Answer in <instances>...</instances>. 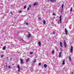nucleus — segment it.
I'll use <instances>...</instances> for the list:
<instances>
[{
  "label": "nucleus",
  "instance_id": "nucleus-1",
  "mask_svg": "<svg viewBox=\"0 0 74 74\" xmlns=\"http://www.w3.org/2000/svg\"><path fill=\"white\" fill-rule=\"evenodd\" d=\"M64 45L65 48H66V47H67V44H66V41H65V40H64Z\"/></svg>",
  "mask_w": 74,
  "mask_h": 74
},
{
  "label": "nucleus",
  "instance_id": "nucleus-2",
  "mask_svg": "<svg viewBox=\"0 0 74 74\" xmlns=\"http://www.w3.org/2000/svg\"><path fill=\"white\" fill-rule=\"evenodd\" d=\"M20 60L21 61V64H23V60H22V59L21 58L20 59Z\"/></svg>",
  "mask_w": 74,
  "mask_h": 74
},
{
  "label": "nucleus",
  "instance_id": "nucleus-3",
  "mask_svg": "<svg viewBox=\"0 0 74 74\" xmlns=\"http://www.w3.org/2000/svg\"><path fill=\"white\" fill-rule=\"evenodd\" d=\"M73 51V46H71V52H72Z\"/></svg>",
  "mask_w": 74,
  "mask_h": 74
},
{
  "label": "nucleus",
  "instance_id": "nucleus-4",
  "mask_svg": "<svg viewBox=\"0 0 74 74\" xmlns=\"http://www.w3.org/2000/svg\"><path fill=\"white\" fill-rule=\"evenodd\" d=\"M60 23H62V16H60Z\"/></svg>",
  "mask_w": 74,
  "mask_h": 74
},
{
  "label": "nucleus",
  "instance_id": "nucleus-5",
  "mask_svg": "<svg viewBox=\"0 0 74 74\" xmlns=\"http://www.w3.org/2000/svg\"><path fill=\"white\" fill-rule=\"evenodd\" d=\"M31 36V35L30 34H29L28 35L26 36V37L27 38H29V37H30Z\"/></svg>",
  "mask_w": 74,
  "mask_h": 74
},
{
  "label": "nucleus",
  "instance_id": "nucleus-6",
  "mask_svg": "<svg viewBox=\"0 0 74 74\" xmlns=\"http://www.w3.org/2000/svg\"><path fill=\"white\" fill-rule=\"evenodd\" d=\"M65 32L66 35H68V34L67 33L68 31H67V30L66 28L65 29Z\"/></svg>",
  "mask_w": 74,
  "mask_h": 74
},
{
  "label": "nucleus",
  "instance_id": "nucleus-7",
  "mask_svg": "<svg viewBox=\"0 0 74 74\" xmlns=\"http://www.w3.org/2000/svg\"><path fill=\"white\" fill-rule=\"evenodd\" d=\"M60 44L61 47H63V45H62V42H60Z\"/></svg>",
  "mask_w": 74,
  "mask_h": 74
},
{
  "label": "nucleus",
  "instance_id": "nucleus-8",
  "mask_svg": "<svg viewBox=\"0 0 74 74\" xmlns=\"http://www.w3.org/2000/svg\"><path fill=\"white\" fill-rule=\"evenodd\" d=\"M17 67L18 69V71L20 70V69H21V68L19 67V65H18L17 66Z\"/></svg>",
  "mask_w": 74,
  "mask_h": 74
},
{
  "label": "nucleus",
  "instance_id": "nucleus-9",
  "mask_svg": "<svg viewBox=\"0 0 74 74\" xmlns=\"http://www.w3.org/2000/svg\"><path fill=\"white\" fill-rule=\"evenodd\" d=\"M38 4V3H37V2H35L34 3V6L35 5H37Z\"/></svg>",
  "mask_w": 74,
  "mask_h": 74
},
{
  "label": "nucleus",
  "instance_id": "nucleus-10",
  "mask_svg": "<svg viewBox=\"0 0 74 74\" xmlns=\"http://www.w3.org/2000/svg\"><path fill=\"white\" fill-rule=\"evenodd\" d=\"M61 54H62V52H60L59 53V58H60L61 57Z\"/></svg>",
  "mask_w": 74,
  "mask_h": 74
},
{
  "label": "nucleus",
  "instance_id": "nucleus-11",
  "mask_svg": "<svg viewBox=\"0 0 74 74\" xmlns=\"http://www.w3.org/2000/svg\"><path fill=\"white\" fill-rule=\"evenodd\" d=\"M56 0H50V1L53 3V2L55 1H56Z\"/></svg>",
  "mask_w": 74,
  "mask_h": 74
},
{
  "label": "nucleus",
  "instance_id": "nucleus-12",
  "mask_svg": "<svg viewBox=\"0 0 74 74\" xmlns=\"http://www.w3.org/2000/svg\"><path fill=\"white\" fill-rule=\"evenodd\" d=\"M44 67H45V68H47V65L46 64H44Z\"/></svg>",
  "mask_w": 74,
  "mask_h": 74
},
{
  "label": "nucleus",
  "instance_id": "nucleus-13",
  "mask_svg": "<svg viewBox=\"0 0 74 74\" xmlns=\"http://www.w3.org/2000/svg\"><path fill=\"white\" fill-rule=\"evenodd\" d=\"M36 59H34V60L33 63H36Z\"/></svg>",
  "mask_w": 74,
  "mask_h": 74
},
{
  "label": "nucleus",
  "instance_id": "nucleus-14",
  "mask_svg": "<svg viewBox=\"0 0 74 74\" xmlns=\"http://www.w3.org/2000/svg\"><path fill=\"white\" fill-rule=\"evenodd\" d=\"M20 41H21V42H24V40H23V39H20Z\"/></svg>",
  "mask_w": 74,
  "mask_h": 74
},
{
  "label": "nucleus",
  "instance_id": "nucleus-15",
  "mask_svg": "<svg viewBox=\"0 0 74 74\" xmlns=\"http://www.w3.org/2000/svg\"><path fill=\"white\" fill-rule=\"evenodd\" d=\"M38 44H39V46H40V45H41V42L40 41L39 42H38Z\"/></svg>",
  "mask_w": 74,
  "mask_h": 74
},
{
  "label": "nucleus",
  "instance_id": "nucleus-16",
  "mask_svg": "<svg viewBox=\"0 0 74 74\" xmlns=\"http://www.w3.org/2000/svg\"><path fill=\"white\" fill-rule=\"evenodd\" d=\"M64 61H65V60H64L63 61L62 64H65V62H64Z\"/></svg>",
  "mask_w": 74,
  "mask_h": 74
},
{
  "label": "nucleus",
  "instance_id": "nucleus-17",
  "mask_svg": "<svg viewBox=\"0 0 74 74\" xmlns=\"http://www.w3.org/2000/svg\"><path fill=\"white\" fill-rule=\"evenodd\" d=\"M62 9H63V7H64V5L62 4Z\"/></svg>",
  "mask_w": 74,
  "mask_h": 74
},
{
  "label": "nucleus",
  "instance_id": "nucleus-18",
  "mask_svg": "<svg viewBox=\"0 0 74 74\" xmlns=\"http://www.w3.org/2000/svg\"><path fill=\"white\" fill-rule=\"evenodd\" d=\"M69 60H71V57H69Z\"/></svg>",
  "mask_w": 74,
  "mask_h": 74
},
{
  "label": "nucleus",
  "instance_id": "nucleus-19",
  "mask_svg": "<svg viewBox=\"0 0 74 74\" xmlns=\"http://www.w3.org/2000/svg\"><path fill=\"white\" fill-rule=\"evenodd\" d=\"M55 53V51H54V50H53L52 51V53Z\"/></svg>",
  "mask_w": 74,
  "mask_h": 74
},
{
  "label": "nucleus",
  "instance_id": "nucleus-20",
  "mask_svg": "<svg viewBox=\"0 0 74 74\" xmlns=\"http://www.w3.org/2000/svg\"><path fill=\"white\" fill-rule=\"evenodd\" d=\"M3 57H4V55H1V58H3Z\"/></svg>",
  "mask_w": 74,
  "mask_h": 74
},
{
  "label": "nucleus",
  "instance_id": "nucleus-21",
  "mask_svg": "<svg viewBox=\"0 0 74 74\" xmlns=\"http://www.w3.org/2000/svg\"><path fill=\"white\" fill-rule=\"evenodd\" d=\"M43 23L44 24H45V21L44 20H43Z\"/></svg>",
  "mask_w": 74,
  "mask_h": 74
},
{
  "label": "nucleus",
  "instance_id": "nucleus-22",
  "mask_svg": "<svg viewBox=\"0 0 74 74\" xmlns=\"http://www.w3.org/2000/svg\"><path fill=\"white\" fill-rule=\"evenodd\" d=\"M29 60V58H28L26 61V62H27Z\"/></svg>",
  "mask_w": 74,
  "mask_h": 74
},
{
  "label": "nucleus",
  "instance_id": "nucleus-23",
  "mask_svg": "<svg viewBox=\"0 0 74 74\" xmlns=\"http://www.w3.org/2000/svg\"><path fill=\"white\" fill-rule=\"evenodd\" d=\"M72 10H73V8H71V10H70L71 12L72 11Z\"/></svg>",
  "mask_w": 74,
  "mask_h": 74
},
{
  "label": "nucleus",
  "instance_id": "nucleus-24",
  "mask_svg": "<svg viewBox=\"0 0 74 74\" xmlns=\"http://www.w3.org/2000/svg\"><path fill=\"white\" fill-rule=\"evenodd\" d=\"M26 8V5H25L24 6V8Z\"/></svg>",
  "mask_w": 74,
  "mask_h": 74
},
{
  "label": "nucleus",
  "instance_id": "nucleus-25",
  "mask_svg": "<svg viewBox=\"0 0 74 74\" xmlns=\"http://www.w3.org/2000/svg\"><path fill=\"white\" fill-rule=\"evenodd\" d=\"M63 11V9H62L61 13H62V12Z\"/></svg>",
  "mask_w": 74,
  "mask_h": 74
},
{
  "label": "nucleus",
  "instance_id": "nucleus-26",
  "mask_svg": "<svg viewBox=\"0 0 74 74\" xmlns=\"http://www.w3.org/2000/svg\"><path fill=\"white\" fill-rule=\"evenodd\" d=\"M25 23L27 25H28V23H27L25 22Z\"/></svg>",
  "mask_w": 74,
  "mask_h": 74
},
{
  "label": "nucleus",
  "instance_id": "nucleus-27",
  "mask_svg": "<svg viewBox=\"0 0 74 74\" xmlns=\"http://www.w3.org/2000/svg\"><path fill=\"white\" fill-rule=\"evenodd\" d=\"M3 49L4 50L5 49V47H4L3 48Z\"/></svg>",
  "mask_w": 74,
  "mask_h": 74
},
{
  "label": "nucleus",
  "instance_id": "nucleus-28",
  "mask_svg": "<svg viewBox=\"0 0 74 74\" xmlns=\"http://www.w3.org/2000/svg\"><path fill=\"white\" fill-rule=\"evenodd\" d=\"M10 13H11V14H12V15H13V13H12V12H11Z\"/></svg>",
  "mask_w": 74,
  "mask_h": 74
},
{
  "label": "nucleus",
  "instance_id": "nucleus-29",
  "mask_svg": "<svg viewBox=\"0 0 74 74\" xmlns=\"http://www.w3.org/2000/svg\"><path fill=\"white\" fill-rule=\"evenodd\" d=\"M62 51H63V49H61V53H62Z\"/></svg>",
  "mask_w": 74,
  "mask_h": 74
},
{
  "label": "nucleus",
  "instance_id": "nucleus-30",
  "mask_svg": "<svg viewBox=\"0 0 74 74\" xmlns=\"http://www.w3.org/2000/svg\"><path fill=\"white\" fill-rule=\"evenodd\" d=\"M30 54H33V52H31L30 53Z\"/></svg>",
  "mask_w": 74,
  "mask_h": 74
},
{
  "label": "nucleus",
  "instance_id": "nucleus-31",
  "mask_svg": "<svg viewBox=\"0 0 74 74\" xmlns=\"http://www.w3.org/2000/svg\"><path fill=\"white\" fill-rule=\"evenodd\" d=\"M29 8H28L27 9V10L29 11Z\"/></svg>",
  "mask_w": 74,
  "mask_h": 74
},
{
  "label": "nucleus",
  "instance_id": "nucleus-32",
  "mask_svg": "<svg viewBox=\"0 0 74 74\" xmlns=\"http://www.w3.org/2000/svg\"><path fill=\"white\" fill-rule=\"evenodd\" d=\"M38 19H39V20H41V17L39 18Z\"/></svg>",
  "mask_w": 74,
  "mask_h": 74
},
{
  "label": "nucleus",
  "instance_id": "nucleus-33",
  "mask_svg": "<svg viewBox=\"0 0 74 74\" xmlns=\"http://www.w3.org/2000/svg\"><path fill=\"white\" fill-rule=\"evenodd\" d=\"M39 66H41V63H39Z\"/></svg>",
  "mask_w": 74,
  "mask_h": 74
},
{
  "label": "nucleus",
  "instance_id": "nucleus-34",
  "mask_svg": "<svg viewBox=\"0 0 74 74\" xmlns=\"http://www.w3.org/2000/svg\"><path fill=\"white\" fill-rule=\"evenodd\" d=\"M19 12L20 13H21V12H22V11H19Z\"/></svg>",
  "mask_w": 74,
  "mask_h": 74
},
{
  "label": "nucleus",
  "instance_id": "nucleus-35",
  "mask_svg": "<svg viewBox=\"0 0 74 74\" xmlns=\"http://www.w3.org/2000/svg\"><path fill=\"white\" fill-rule=\"evenodd\" d=\"M53 15H56L55 14V13H53Z\"/></svg>",
  "mask_w": 74,
  "mask_h": 74
},
{
  "label": "nucleus",
  "instance_id": "nucleus-36",
  "mask_svg": "<svg viewBox=\"0 0 74 74\" xmlns=\"http://www.w3.org/2000/svg\"><path fill=\"white\" fill-rule=\"evenodd\" d=\"M8 67L9 68H10H10H11V66H8Z\"/></svg>",
  "mask_w": 74,
  "mask_h": 74
},
{
  "label": "nucleus",
  "instance_id": "nucleus-37",
  "mask_svg": "<svg viewBox=\"0 0 74 74\" xmlns=\"http://www.w3.org/2000/svg\"><path fill=\"white\" fill-rule=\"evenodd\" d=\"M53 33L54 34H55V32H53Z\"/></svg>",
  "mask_w": 74,
  "mask_h": 74
},
{
  "label": "nucleus",
  "instance_id": "nucleus-38",
  "mask_svg": "<svg viewBox=\"0 0 74 74\" xmlns=\"http://www.w3.org/2000/svg\"><path fill=\"white\" fill-rule=\"evenodd\" d=\"M29 8H30V7H31V6L29 5Z\"/></svg>",
  "mask_w": 74,
  "mask_h": 74
},
{
  "label": "nucleus",
  "instance_id": "nucleus-39",
  "mask_svg": "<svg viewBox=\"0 0 74 74\" xmlns=\"http://www.w3.org/2000/svg\"><path fill=\"white\" fill-rule=\"evenodd\" d=\"M71 74H73V72H71Z\"/></svg>",
  "mask_w": 74,
  "mask_h": 74
},
{
  "label": "nucleus",
  "instance_id": "nucleus-40",
  "mask_svg": "<svg viewBox=\"0 0 74 74\" xmlns=\"http://www.w3.org/2000/svg\"><path fill=\"white\" fill-rule=\"evenodd\" d=\"M58 23H59V21H58Z\"/></svg>",
  "mask_w": 74,
  "mask_h": 74
},
{
  "label": "nucleus",
  "instance_id": "nucleus-41",
  "mask_svg": "<svg viewBox=\"0 0 74 74\" xmlns=\"http://www.w3.org/2000/svg\"><path fill=\"white\" fill-rule=\"evenodd\" d=\"M6 67H7V65H6Z\"/></svg>",
  "mask_w": 74,
  "mask_h": 74
},
{
  "label": "nucleus",
  "instance_id": "nucleus-42",
  "mask_svg": "<svg viewBox=\"0 0 74 74\" xmlns=\"http://www.w3.org/2000/svg\"><path fill=\"white\" fill-rule=\"evenodd\" d=\"M73 6H74V4L73 5Z\"/></svg>",
  "mask_w": 74,
  "mask_h": 74
}]
</instances>
